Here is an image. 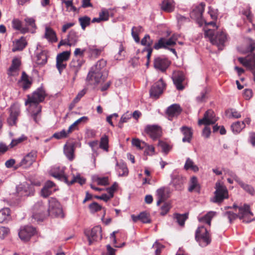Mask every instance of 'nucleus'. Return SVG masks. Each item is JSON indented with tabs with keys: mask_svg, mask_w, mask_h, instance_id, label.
Returning a JSON list of instances; mask_svg holds the SVG:
<instances>
[{
	"mask_svg": "<svg viewBox=\"0 0 255 255\" xmlns=\"http://www.w3.org/2000/svg\"><path fill=\"white\" fill-rule=\"evenodd\" d=\"M107 61L102 59L91 67L87 77L90 84L97 85L105 80L108 75L105 69Z\"/></svg>",
	"mask_w": 255,
	"mask_h": 255,
	"instance_id": "obj_1",
	"label": "nucleus"
},
{
	"mask_svg": "<svg viewBox=\"0 0 255 255\" xmlns=\"http://www.w3.org/2000/svg\"><path fill=\"white\" fill-rule=\"evenodd\" d=\"M46 94L44 90L41 88H38L34 91L31 95L27 96V100L25 102L26 105L29 104L30 106L34 105L36 108V112L33 113L31 116L33 120L36 122L38 123L39 120L37 117L39 114L41 112V107L38 106V104L42 102L45 99Z\"/></svg>",
	"mask_w": 255,
	"mask_h": 255,
	"instance_id": "obj_2",
	"label": "nucleus"
},
{
	"mask_svg": "<svg viewBox=\"0 0 255 255\" xmlns=\"http://www.w3.org/2000/svg\"><path fill=\"white\" fill-rule=\"evenodd\" d=\"M238 208L239 210L238 214L231 211H227L224 213V217L227 218L230 223H232L233 220L238 217L245 223H249L254 220L253 219H251L253 214L250 210L249 205L244 204L243 205H241Z\"/></svg>",
	"mask_w": 255,
	"mask_h": 255,
	"instance_id": "obj_3",
	"label": "nucleus"
},
{
	"mask_svg": "<svg viewBox=\"0 0 255 255\" xmlns=\"http://www.w3.org/2000/svg\"><path fill=\"white\" fill-rule=\"evenodd\" d=\"M205 35L209 38L211 42L216 45L219 50H222L227 40V35L224 31L217 32L215 34L212 30L209 29L205 32Z\"/></svg>",
	"mask_w": 255,
	"mask_h": 255,
	"instance_id": "obj_4",
	"label": "nucleus"
},
{
	"mask_svg": "<svg viewBox=\"0 0 255 255\" xmlns=\"http://www.w3.org/2000/svg\"><path fill=\"white\" fill-rule=\"evenodd\" d=\"M195 239L201 247H206L211 241V236L207 229L203 226H199L196 231Z\"/></svg>",
	"mask_w": 255,
	"mask_h": 255,
	"instance_id": "obj_5",
	"label": "nucleus"
},
{
	"mask_svg": "<svg viewBox=\"0 0 255 255\" xmlns=\"http://www.w3.org/2000/svg\"><path fill=\"white\" fill-rule=\"evenodd\" d=\"M31 184L27 182H23L16 187L17 192L21 196H28L33 195L34 192L33 185L39 186L40 185L39 181H30Z\"/></svg>",
	"mask_w": 255,
	"mask_h": 255,
	"instance_id": "obj_6",
	"label": "nucleus"
},
{
	"mask_svg": "<svg viewBox=\"0 0 255 255\" xmlns=\"http://www.w3.org/2000/svg\"><path fill=\"white\" fill-rule=\"evenodd\" d=\"M215 196L212 200L213 202L221 203L225 199L228 198V191L226 187L221 182L218 181L215 184Z\"/></svg>",
	"mask_w": 255,
	"mask_h": 255,
	"instance_id": "obj_7",
	"label": "nucleus"
},
{
	"mask_svg": "<svg viewBox=\"0 0 255 255\" xmlns=\"http://www.w3.org/2000/svg\"><path fill=\"white\" fill-rule=\"evenodd\" d=\"M49 215L58 218H63L64 215L60 203L55 198H50L49 200Z\"/></svg>",
	"mask_w": 255,
	"mask_h": 255,
	"instance_id": "obj_8",
	"label": "nucleus"
},
{
	"mask_svg": "<svg viewBox=\"0 0 255 255\" xmlns=\"http://www.w3.org/2000/svg\"><path fill=\"white\" fill-rule=\"evenodd\" d=\"M102 228L100 226H97L92 228L91 230H86L85 234L87 237L89 245H91L94 242L101 240L102 238Z\"/></svg>",
	"mask_w": 255,
	"mask_h": 255,
	"instance_id": "obj_9",
	"label": "nucleus"
},
{
	"mask_svg": "<svg viewBox=\"0 0 255 255\" xmlns=\"http://www.w3.org/2000/svg\"><path fill=\"white\" fill-rule=\"evenodd\" d=\"M37 152L35 150H32L22 158L17 166L22 167L23 168H28L35 162Z\"/></svg>",
	"mask_w": 255,
	"mask_h": 255,
	"instance_id": "obj_10",
	"label": "nucleus"
},
{
	"mask_svg": "<svg viewBox=\"0 0 255 255\" xmlns=\"http://www.w3.org/2000/svg\"><path fill=\"white\" fill-rule=\"evenodd\" d=\"M218 118L214 112L212 110H208L205 113L203 118L198 120V124L199 126H209L215 124Z\"/></svg>",
	"mask_w": 255,
	"mask_h": 255,
	"instance_id": "obj_11",
	"label": "nucleus"
},
{
	"mask_svg": "<svg viewBox=\"0 0 255 255\" xmlns=\"http://www.w3.org/2000/svg\"><path fill=\"white\" fill-rule=\"evenodd\" d=\"M178 37L179 36L177 34H173L168 40H166L164 38H161L157 43L154 44L153 47L157 50L160 48H167L168 46L174 45Z\"/></svg>",
	"mask_w": 255,
	"mask_h": 255,
	"instance_id": "obj_12",
	"label": "nucleus"
},
{
	"mask_svg": "<svg viewBox=\"0 0 255 255\" xmlns=\"http://www.w3.org/2000/svg\"><path fill=\"white\" fill-rule=\"evenodd\" d=\"M9 113V117L7 119V122L9 126H14L16 124L17 117L20 115L19 106L16 104H13L10 108Z\"/></svg>",
	"mask_w": 255,
	"mask_h": 255,
	"instance_id": "obj_13",
	"label": "nucleus"
},
{
	"mask_svg": "<svg viewBox=\"0 0 255 255\" xmlns=\"http://www.w3.org/2000/svg\"><path fill=\"white\" fill-rule=\"evenodd\" d=\"M35 232L36 230L34 228L26 226L20 229L18 235L22 241L27 242L35 234Z\"/></svg>",
	"mask_w": 255,
	"mask_h": 255,
	"instance_id": "obj_14",
	"label": "nucleus"
},
{
	"mask_svg": "<svg viewBox=\"0 0 255 255\" xmlns=\"http://www.w3.org/2000/svg\"><path fill=\"white\" fill-rule=\"evenodd\" d=\"M165 87V84L162 79H160L151 88L150 91V96L155 98H158L159 95L162 93Z\"/></svg>",
	"mask_w": 255,
	"mask_h": 255,
	"instance_id": "obj_15",
	"label": "nucleus"
},
{
	"mask_svg": "<svg viewBox=\"0 0 255 255\" xmlns=\"http://www.w3.org/2000/svg\"><path fill=\"white\" fill-rule=\"evenodd\" d=\"M50 174L54 177L65 182L66 183H69L68 177L64 174V168L59 166L53 167L50 171Z\"/></svg>",
	"mask_w": 255,
	"mask_h": 255,
	"instance_id": "obj_16",
	"label": "nucleus"
},
{
	"mask_svg": "<svg viewBox=\"0 0 255 255\" xmlns=\"http://www.w3.org/2000/svg\"><path fill=\"white\" fill-rule=\"evenodd\" d=\"M44 207L42 202H38L36 203L33 208V218L37 221L42 220L47 215L44 213Z\"/></svg>",
	"mask_w": 255,
	"mask_h": 255,
	"instance_id": "obj_17",
	"label": "nucleus"
},
{
	"mask_svg": "<svg viewBox=\"0 0 255 255\" xmlns=\"http://www.w3.org/2000/svg\"><path fill=\"white\" fill-rule=\"evenodd\" d=\"M144 131L153 140L158 138L161 134V129L157 125H147L145 127Z\"/></svg>",
	"mask_w": 255,
	"mask_h": 255,
	"instance_id": "obj_18",
	"label": "nucleus"
},
{
	"mask_svg": "<svg viewBox=\"0 0 255 255\" xmlns=\"http://www.w3.org/2000/svg\"><path fill=\"white\" fill-rule=\"evenodd\" d=\"M239 61L244 66L250 70L255 68V54H251L245 58H238Z\"/></svg>",
	"mask_w": 255,
	"mask_h": 255,
	"instance_id": "obj_19",
	"label": "nucleus"
},
{
	"mask_svg": "<svg viewBox=\"0 0 255 255\" xmlns=\"http://www.w3.org/2000/svg\"><path fill=\"white\" fill-rule=\"evenodd\" d=\"M171 183L177 190H180L184 182V178L177 172L174 171L171 175Z\"/></svg>",
	"mask_w": 255,
	"mask_h": 255,
	"instance_id": "obj_20",
	"label": "nucleus"
},
{
	"mask_svg": "<svg viewBox=\"0 0 255 255\" xmlns=\"http://www.w3.org/2000/svg\"><path fill=\"white\" fill-rule=\"evenodd\" d=\"M170 65L169 61L166 58L157 57L154 59V67L162 72H164Z\"/></svg>",
	"mask_w": 255,
	"mask_h": 255,
	"instance_id": "obj_21",
	"label": "nucleus"
},
{
	"mask_svg": "<svg viewBox=\"0 0 255 255\" xmlns=\"http://www.w3.org/2000/svg\"><path fill=\"white\" fill-rule=\"evenodd\" d=\"M20 64L21 62L19 58H13L12 61L11 65L8 70L7 74L10 76L18 75Z\"/></svg>",
	"mask_w": 255,
	"mask_h": 255,
	"instance_id": "obj_22",
	"label": "nucleus"
},
{
	"mask_svg": "<svg viewBox=\"0 0 255 255\" xmlns=\"http://www.w3.org/2000/svg\"><path fill=\"white\" fill-rule=\"evenodd\" d=\"M205 4L204 3H201L197 5L190 13V16L192 18L196 19L199 22L201 21L202 14L204 10Z\"/></svg>",
	"mask_w": 255,
	"mask_h": 255,
	"instance_id": "obj_23",
	"label": "nucleus"
},
{
	"mask_svg": "<svg viewBox=\"0 0 255 255\" xmlns=\"http://www.w3.org/2000/svg\"><path fill=\"white\" fill-rule=\"evenodd\" d=\"M44 37L51 43L56 42L58 40L55 31L48 26H45Z\"/></svg>",
	"mask_w": 255,
	"mask_h": 255,
	"instance_id": "obj_24",
	"label": "nucleus"
},
{
	"mask_svg": "<svg viewBox=\"0 0 255 255\" xmlns=\"http://www.w3.org/2000/svg\"><path fill=\"white\" fill-rule=\"evenodd\" d=\"M184 79L185 76L183 73L177 72L174 74L173 80L177 89L178 90H182L184 89V87L182 85V82L184 81Z\"/></svg>",
	"mask_w": 255,
	"mask_h": 255,
	"instance_id": "obj_25",
	"label": "nucleus"
},
{
	"mask_svg": "<svg viewBox=\"0 0 255 255\" xmlns=\"http://www.w3.org/2000/svg\"><path fill=\"white\" fill-rule=\"evenodd\" d=\"M175 5V2L173 0H163L161 8L164 11L171 12L174 10Z\"/></svg>",
	"mask_w": 255,
	"mask_h": 255,
	"instance_id": "obj_26",
	"label": "nucleus"
},
{
	"mask_svg": "<svg viewBox=\"0 0 255 255\" xmlns=\"http://www.w3.org/2000/svg\"><path fill=\"white\" fill-rule=\"evenodd\" d=\"M26 44L25 39L21 37L20 39L13 41L12 51L15 52L16 51L22 50L26 46Z\"/></svg>",
	"mask_w": 255,
	"mask_h": 255,
	"instance_id": "obj_27",
	"label": "nucleus"
},
{
	"mask_svg": "<svg viewBox=\"0 0 255 255\" xmlns=\"http://www.w3.org/2000/svg\"><path fill=\"white\" fill-rule=\"evenodd\" d=\"M79 36L78 32L71 30L67 35L68 46H75L78 41Z\"/></svg>",
	"mask_w": 255,
	"mask_h": 255,
	"instance_id": "obj_28",
	"label": "nucleus"
},
{
	"mask_svg": "<svg viewBox=\"0 0 255 255\" xmlns=\"http://www.w3.org/2000/svg\"><path fill=\"white\" fill-rule=\"evenodd\" d=\"M181 109L179 105L173 104L168 108L166 113L170 117L177 116L180 114Z\"/></svg>",
	"mask_w": 255,
	"mask_h": 255,
	"instance_id": "obj_29",
	"label": "nucleus"
},
{
	"mask_svg": "<svg viewBox=\"0 0 255 255\" xmlns=\"http://www.w3.org/2000/svg\"><path fill=\"white\" fill-rule=\"evenodd\" d=\"M10 218V211L9 208H5L0 210V223L7 222Z\"/></svg>",
	"mask_w": 255,
	"mask_h": 255,
	"instance_id": "obj_30",
	"label": "nucleus"
},
{
	"mask_svg": "<svg viewBox=\"0 0 255 255\" xmlns=\"http://www.w3.org/2000/svg\"><path fill=\"white\" fill-rule=\"evenodd\" d=\"M181 131L184 135L182 139L183 142H190L192 136L191 128L186 126L181 128Z\"/></svg>",
	"mask_w": 255,
	"mask_h": 255,
	"instance_id": "obj_31",
	"label": "nucleus"
},
{
	"mask_svg": "<svg viewBox=\"0 0 255 255\" xmlns=\"http://www.w3.org/2000/svg\"><path fill=\"white\" fill-rule=\"evenodd\" d=\"M116 170L119 176H127L128 174V167L124 163H118L116 164Z\"/></svg>",
	"mask_w": 255,
	"mask_h": 255,
	"instance_id": "obj_32",
	"label": "nucleus"
},
{
	"mask_svg": "<svg viewBox=\"0 0 255 255\" xmlns=\"http://www.w3.org/2000/svg\"><path fill=\"white\" fill-rule=\"evenodd\" d=\"M156 196L157 198V205L159 206L162 202H164L167 198L165 193V188L161 187L156 191Z\"/></svg>",
	"mask_w": 255,
	"mask_h": 255,
	"instance_id": "obj_33",
	"label": "nucleus"
},
{
	"mask_svg": "<svg viewBox=\"0 0 255 255\" xmlns=\"http://www.w3.org/2000/svg\"><path fill=\"white\" fill-rule=\"evenodd\" d=\"M20 83L22 88L24 90H26L30 88V87L31 86L32 82L29 78L28 75L26 74L25 72H23L22 73Z\"/></svg>",
	"mask_w": 255,
	"mask_h": 255,
	"instance_id": "obj_34",
	"label": "nucleus"
},
{
	"mask_svg": "<svg viewBox=\"0 0 255 255\" xmlns=\"http://www.w3.org/2000/svg\"><path fill=\"white\" fill-rule=\"evenodd\" d=\"M200 188V185L198 183L197 177L195 176L192 177L190 181V185L188 188V191L189 192L195 191L197 192H199Z\"/></svg>",
	"mask_w": 255,
	"mask_h": 255,
	"instance_id": "obj_35",
	"label": "nucleus"
},
{
	"mask_svg": "<svg viewBox=\"0 0 255 255\" xmlns=\"http://www.w3.org/2000/svg\"><path fill=\"white\" fill-rule=\"evenodd\" d=\"M216 215V212L210 211L208 212L204 216L199 218L198 220L200 222L206 223L209 226L211 225V221L212 218Z\"/></svg>",
	"mask_w": 255,
	"mask_h": 255,
	"instance_id": "obj_36",
	"label": "nucleus"
},
{
	"mask_svg": "<svg viewBox=\"0 0 255 255\" xmlns=\"http://www.w3.org/2000/svg\"><path fill=\"white\" fill-rule=\"evenodd\" d=\"M184 168L186 170L191 169L194 172H197L199 171L198 167L195 164L193 161L189 158H188L186 159Z\"/></svg>",
	"mask_w": 255,
	"mask_h": 255,
	"instance_id": "obj_37",
	"label": "nucleus"
},
{
	"mask_svg": "<svg viewBox=\"0 0 255 255\" xmlns=\"http://www.w3.org/2000/svg\"><path fill=\"white\" fill-rule=\"evenodd\" d=\"M64 152L66 157L70 160H72L74 158V147L73 145H66L64 147Z\"/></svg>",
	"mask_w": 255,
	"mask_h": 255,
	"instance_id": "obj_38",
	"label": "nucleus"
},
{
	"mask_svg": "<svg viewBox=\"0 0 255 255\" xmlns=\"http://www.w3.org/2000/svg\"><path fill=\"white\" fill-rule=\"evenodd\" d=\"M232 131L235 133L240 132L243 128H245L244 123L237 122L233 124L231 126Z\"/></svg>",
	"mask_w": 255,
	"mask_h": 255,
	"instance_id": "obj_39",
	"label": "nucleus"
},
{
	"mask_svg": "<svg viewBox=\"0 0 255 255\" xmlns=\"http://www.w3.org/2000/svg\"><path fill=\"white\" fill-rule=\"evenodd\" d=\"M79 21L83 30H85L86 27L89 25L91 22V18L87 16H84L79 18Z\"/></svg>",
	"mask_w": 255,
	"mask_h": 255,
	"instance_id": "obj_40",
	"label": "nucleus"
},
{
	"mask_svg": "<svg viewBox=\"0 0 255 255\" xmlns=\"http://www.w3.org/2000/svg\"><path fill=\"white\" fill-rule=\"evenodd\" d=\"M87 51L89 52L91 56H97L101 54L102 51V49L98 48L94 46H89L87 49Z\"/></svg>",
	"mask_w": 255,
	"mask_h": 255,
	"instance_id": "obj_41",
	"label": "nucleus"
},
{
	"mask_svg": "<svg viewBox=\"0 0 255 255\" xmlns=\"http://www.w3.org/2000/svg\"><path fill=\"white\" fill-rule=\"evenodd\" d=\"M70 55V51H64L61 53H60L57 55L56 58V61H61V62H65L69 58Z\"/></svg>",
	"mask_w": 255,
	"mask_h": 255,
	"instance_id": "obj_42",
	"label": "nucleus"
},
{
	"mask_svg": "<svg viewBox=\"0 0 255 255\" xmlns=\"http://www.w3.org/2000/svg\"><path fill=\"white\" fill-rule=\"evenodd\" d=\"M109 139L108 136L106 135H103L100 140V147L106 151L108 150Z\"/></svg>",
	"mask_w": 255,
	"mask_h": 255,
	"instance_id": "obj_43",
	"label": "nucleus"
},
{
	"mask_svg": "<svg viewBox=\"0 0 255 255\" xmlns=\"http://www.w3.org/2000/svg\"><path fill=\"white\" fill-rule=\"evenodd\" d=\"M85 179L80 176L79 174L77 175L76 176L73 175L71 180H69L68 185H71L75 182H78L80 184L83 185L85 183Z\"/></svg>",
	"mask_w": 255,
	"mask_h": 255,
	"instance_id": "obj_44",
	"label": "nucleus"
},
{
	"mask_svg": "<svg viewBox=\"0 0 255 255\" xmlns=\"http://www.w3.org/2000/svg\"><path fill=\"white\" fill-rule=\"evenodd\" d=\"M132 144L139 149H142L146 146V143L144 141H141L137 138L132 139Z\"/></svg>",
	"mask_w": 255,
	"mask_h": 255,
	"instance_id": "obj_45",
	"label": "nucleus"
},
{
	"mask_svg": "<svg viewBox=\"0 0 255 255\" xmlns=\"http://www.w3.org/2000/svg\"><path fill=\"white\" fill-rule=\"evenodd\" d=\"M174 217L176 222L181 226L184 225L185 221L187 218L186 214H176L174 215Z\"/></svg>",
	"mask_w": 255,
	"mask_h": 255,
	"instance_id": "obj_46",
	"label": "nucleus"
},
{
	"mask_svg": "<svg viewBox=\"0 0 255 255\" xmlns=\"http://www.w3.org/2000/svg\"><path fill=\"white\" fill-rule=\"evenodd\" d=\"M95 181H96L98 185L106 186L109 184V179L108 177H96L94 178Z\"/></svg>",
	"mask_w": 255,
	"mask_h": 255,
	"instance_id": "obj_47",
	"label": "nucleus"
},
{
	"mask_svg": "<svg viewBox=\"0 0 255 255\" xmlns=\"http://www.w3.org/2000/svg\"><path fill=\"white\" fill-rule=\"evenodd\" d=\"M89 207L90 212L92 213L98 212L100 211L102 208V206L97 202H93L90 204Z\"/></svg>",
	"mask_w": 255,
	"mask_h": 255,
	"instance_id": "obj_48",
	"label": "nucleus"
},
{
	"mask_svg": "<svg viewBox=\"0 0 255 255\" xmlns=\"http://www.w3.org/2000/svg\"><path fill=\"white\" fill-rule=\"evenodd\" d=\"M170 208V203L168 202L164 203L163 205L160 208V215L162 216H164L169 212Z\"/></svg>",
	"mask_w": 255,
	"mask_h": 255,
	"instance_id": "obj_49",
	"label": "nucleus"
},
{
	"mask_svg": "<svg viewBox=\"0 0 255 255\" xmlns=\"http://www.w3.org/2000/svg\"><path fill=\"white\" fill-rule=\"evenodd\" d=\"M131 114H130L128 112H127L124 114L121 118L120 121L119 123V127L120 128H122L123 127V124L127 122L128 120L131 118Z\"/></svg>",
	"mask_w": 255,
	"mask_h": 255,
	"instance_id": "obj_50",
	"label": "nucleus"
},
{
	"mask_svg": "<svg viewBox=\"0 0 255 255\" xmlns=\"http://www.w3.org/2000/svg\"><path fill=\"white\" fill-rule=\"evenodd\" d=\"M69 134V132L68 130L63 129L60 132L55 133L53 136L57 139H61L67 137Z\"/></svg>",
	"mask_w": 255,
	"mask_h": 255,
	"instance_id": "obj_51",
	"label": "nucleus"
},
{
	"mask_svg": "<svg viewBox=\"0 0 255 255\" xmlns=\"http://www.w3.org/2000/svg\"><path fill=\"white\" fill-rule=\"evenodd\" d=\"M239 185L242 188H243L246 191L249 193L253 195L254 193V189L251 186L246 184L240 181L239 183Z\"/></svg>",
	"mask_w": 255,
	"mask_h": 255,
	"instance_id": "obj_52",
	"label": "nucleus"
},
{
	"mask_svg": "<svg viewBox=\"0 0 255 255\" xmlns=\"http://www.w3.org/2000/svg\"><path fill=\"white\" fill-rule=\"evenodd\" d=\"M153 41L150 39L149 35H145L144 37L141 39V44L143 45L147 46V47H151Z\"/></svg>",
	"mask_w": 255,
	"mask_h": 255,
	"instance_id": "obj_53",
	"label": "nucleus"
},
{
	"mask_svg": "<svg viewBox=\"0 0 255 255\" xmlns=\"http://www.w3.org/2000/svg\"><path fill=\"white\" fill-rule=\"evenodd\" d=\"M26 136H25L24 135H22L20 137H18V138L12 139L10 144V145L11 147H13L17 145V144L21 143L23 141L26 140Z\"/></svg>",
	"mask_w": 255,
	"mask_h": 255,
	"instance_id": "obj_54",
	"label": "nucleus"
},
{
	"mask_svg": "<svg viewBox=\"0 0 255 255\" xmlns=\"http://www.w3.org/2000/svg\"><path fill=\"white\" fill-rule=\"evenodd\" d=\"M81 65L82 63L81 61L78 60H73L70 64L71 68L73 69L75 72H77L78 70L81 67Z\"/></svg>",
	"mask_w": 255,
	"mask_h": 255,
	"instance_id": "obj_55",
	"label": "nucleus"
},
{
	"mask_svg": "<svg viewBox=\"0 0 255 255\" xmlns=\"http://www.w3.org/2000/svg\"><path fill=\"white\" fill-rule=\"evenodd\" d=\"M139 221L143 223H149L150 220L149 215L145 212H141L139 214Z\"/></svg>",
	"mask_w": 255,
	"mask_h": 255,
	"instance_id": "obj_56",
	"label": "nucleus"
},
{
	"mask_svg": "<svg viewBox=\"0 0 255 255\" xmlns=\"http://www.w3.org/2000/svg\"><path fill=\"white\" fill-rule=\"evenodd\" d=\"M141 28V27H133L132 28L131 31V34L132 35V37H133L134 40L136 42H139V38L138 35V33H137V31L138 30H139Z\"/></svg>",
	"mask_w": 255,
	"mask_h": 255,
	"instance_id": "obj_57",
	"label": "nucleus"
},
{
	"mask_svg": "<svg viewBox=\"0 0 255 255\" xmlns=\"http://www.w3.org/2000/svg\"><path fill=\"white\" fill-rule=\"evenodd\" d=\"M158 145L161 148L162 151L166 154H167L170 149L169 145L164 142L160 141L158 143Z\"/></svg>",
	"mask_w": 255,
	"mask_h": 255,
	"instance_id": "obj_58",
	"label": "nucleus"
},
{
	"mask_svg": "<svg viewBox=\"0 0 255 255\" xmlns=\"http://www.w3.org/2000/svg\"><path fill=\"white\" fill-rule=\"evenodd\" d=\"M24 21H25L26 24L27 26L32 28H35L36 27L35 20L33 18L27 17L25 18Z\"/></svg>",
	"mask_w": 255,
	"mask_h": 255,
	"instance_id": "obj_59",
	"label": "nucleus"
},
{
	"mask_svg": "<svg viewBox=\"0 0 255 255\" xmlns=\"http://www.w3.org/2000/svg\"><path fill=\"white\" fill-rule=\"evenodd\" d=\"M9 229L4 227H0V239H2L7 236Z\"/></svg>",
	"mask_w": 255,
	"mask_h": 255,
	"instance_id": "obj_60",
	"label": "nucleus"
},
{
	"mask_svg": "<svg viewBox=\"0 0 255 255\" xmlns=\"http://www.w3.org/2000/svg\"><path fill=\"white\" fill-rule=\"evenodd\" d=\"M85 94H86L85 90H83L81 91L80 92L78 93L77 96L73 100V103L74 104L78 103L80 100V99L82 98V97H83Z\"/></svg>",
	"mask_w": 255,
	"mask_h": 255,
	"instance_id": "obj_61",
	"label": "nucleus"
},
{
	"mask_svg": "<svg viewBox=\"0 0 255 255\" xmlns=\"http://www.w3.org/2000/svg\"><path fill=\"white\" fill-rule=\"evenodd\" d=\"M66 64L64 62L56 61V67L60 73L66 68Z\"/></svg>",
	"mask_w": 255,
	"mask_h": 255,
	"instance_id": "obj_62",
	"label": "nucleus"
},
{
	"mask_svg": "<svg viewBox=\"0 0 255 255\" xmlns=\"http://www.w3.org/2000/svg\"><path fill=\"white\" fill-rule=\"evenodd\" d=\"M243 95L246 100L250 99L253 96V92L252 90L249 89H245L244 91Z\"/></svg>",
	"mask_w": 255,
	"mask_h": 255,
	"instance_id": "obj_63",
	"label": "nucleus"
},
{
	"mask_svg": "<svg viewBox=\"0 0 255 255\" xmlns=\"http://www.w3.org/2000/svg\"><path fill=\"white\" fill-rule=\"evenodd\" d=\"M248 140L253 146L255 147V132L250 133Z\"/></svg>",
	"mask_w": 255,
	"mask_h": 255,
	"instance_id": "obj_64",
	"label": "nucleus"
}]
</instances>
